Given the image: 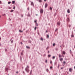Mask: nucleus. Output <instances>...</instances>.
Masks as SVG:
<instances>
[{
  "instance_id": "1",
  "label": "nucleus",
  "mask_w": 75,
  "mask_h": 75,
  "mask_svg": "<svg viewBox=\"0 0 75 75\" xmlns=\"http://www.w3.org/2000/svg\"><path fill=\"white\" fill-rule=\"evenodd\" d=\"M28 68H29V66H27V67L25 69V70L28 73V72H29V69Z\"/></svg>"
},
{
  "instance_id": "2",
  "label": "nucleus",
  "mask_w": 75,
  "mask_h": 75,
  "mask_svg": "<svg viewBox=\"0 0 75 75\" xmlns=\"http://www.w3.org/2000/svg\"><path fill=\"white\" fill-rule=\"evenodd\" d=\"M43 10L42 9H41L40 10V13H43Z\"/></svg>"
},
{
  "instance_id": "3",
  "label": "nucleus",
  "mask_w": 75,
  "mask_h": 75,
  "mask_svg": "<svg viewBox=\"0 0 75 75\" xmlns=\"http://www.w3.org/2000/svg\"><path fill=\"white\" fill-rule=\"evenodd\" d=\"M47 6H48V4H47V3L45 4V8H47Z\"/></svg>"
},
{
  "instance_id": "4",
  "label": "nucleus",
  "mask_w": 75,
  "mask_h": 75,
  "mask_svg": "<svg viewBox=\"0 0 75 75\" xmlns=\"http://www.w3.org/2000/svg\"><path fill=\"white\" fill-rule=\"evenodd\" d=\"M69 72H71L72 71V68H70L69 69Z\"/></svg>"
},
{
  "instance_id": "5",
  "label": "nucleus",
  "mask_w": 75,
  "mask_h": 75,
  "mask_svg": "<svg viewBox=\"0 0 75 75\" xmlns=\"http://www.w3.org/2000/svg\"><path fill=\"white\" fill-rule=\"evenodd\" d=\"M31 6H34V3L33 2H31Z\"/></svg>"
},
{
  "instance_id": "6",
  "label": "nucleus",
  "mask_w": 75,
  "mask_h": 75,
  "mask_svg": "<svg viewBox=\"0 0 75 75\" xmlns=\"http://www.w3.org/2000/svg\"><path fill=\"white\" fill-rule=\"evenodd\" d=\"M57 25L59 26V25H60V22H58L57 23Z\"/></svg>"
},
{
  "instance_id": "7",
  "label": "nucleus",
  "mask_w": 75,
  "mask_h": 75,
  "mask_svg": "<svg viewBox=\"0 0 75 75\" xmlns=\"http://www.w3.org/2000/svg\"><path fill=\"white\" fill-rule=\"evenodd\" d=\"M59 60H60V61H62L63 60V58H61V59H60Z\"/></svg>"
},
{
  "instance_id": "8",
  "label": "nucleus",
  "mask_w": 75,
  "mask_h": 75,
  "mask_svg": "<svg viewBox=\"0 0 75 75\" xmlns=\"http://www.w3.org/2000/svg\"><path fill=\"white\" fill-rule=\"evenodd\" d=\"M8 68H5V70L6 71H8Z\"/></svg>"
},
{
  "instance_id": "9",
  "label": "nucleus",
  "mask_w": 75,
  "mask_h": 75,
  "mask_svg": "<svg viewBox=\"0 0 75 75\" xmlns=\"http://www.w3.org/2000/svg\"><path fill=\"white\" fill-rule=\"evenodd\" d=\"M63 54H64V55H65V54H66L65 52V51H63Z\"/></svg>"
},
{
  "instance_id": "10",
  "label": "nucleus",
  "mask_w": 75,
  "mask_h": 75,
  "mask_svg": "<svg viewBox=\"0 0 75 75\" xmlns=\"http://www.w3.org/2000/svg\"><path fill=\"white\" fill-rule=\"evenodd\" d=\"M67 11V13H70V11H69V9H68Z\"/></svg>"
},
{
  "instance_id": "11",
  "label": "nucleus",
  "mask_w": 75,
  "mask_h": 75,
  "mask_svg": "<svg viewBox=\"0 0 75 75\" xmlns=\"http://www.w3.org/2000/svg\"><path fill=\"white\" fill-rule=\"evenodd\" d=\"M38 1H39L40 3H41V2H42V0H38Z\"/></svg>"
},
{
  "instance_id": "12",
  "label": "nucleus",
  "mask_w": 75,
  "mask_h": 75,
  "mask_svg": "<svg viewBox=\"0 0 75 75\" xmlns=\"http://www.w3.org/2000/svg\"><path fill=\"white\" fill-rule=\"evenodd\" d=\"M55 56H53L52 57V59H55Z\"/></svg>"
},
{
  "instance_id": "13",
  "label": "nucleus",
  "mask_w": 75,
  "mask_h": 75,
  "mask_svg": "<svg viewBox=\"0 0 75 75\" xmlns=\"http://www.w3.org/2000/svg\"><path fill=\"white\" fill-rule=\"evenodd\" d=\"M15 3V1H12V4H14Z\"/></svg>"
},
{
  "instance_id": "14",
  "label": "nucleus",
  "mask_w": 75,
  "mask_h": 75,
  "mask_svg": "<svg viewBox=\"0 0 75 75\" xmlns=\"http://www.w3.org/2000/svg\"><path fill=\"white\" fill-rule=\"evenodd\" d=\"M71 37H74V35H73V33H72V35L71 36Z\"/></svg>"
},
{
  "instance_id": "15",
  "label": "nucleus",
  "mask_w": 75,
  "mask_h": 75,
  "mask_svg": "<svg viewBox=\"0 0 75 75\" xmlns=\"http://www.w3.org/2000/svg\"><path fill=\"white\" fill-rule=\"evenodd\" d=\"M19 32H20V33H23V30H19Z\"/></svg>"
},
{
  "instance_id": "16",
  "label": "nucleus",
  "mask_w": 75,
  "mask_h": 75,
  "mask_svg": "<svg viewBox=\"0 0 75 75\" xmlns=\"http://www.w3.org/2000/svg\"><path fill=\"white\" fill-rule=\"evenodd\" d=\"M27 48H30V47L28 46H26V47Z\"/></svg>"
},
{
  "instance_id": "17",
  "label": "nucleus",
  "mask_w": 75,
  "mask_h": 75,
  "mask_svg": "<svg viewBox=\"0 0 75 75\" xmlns=\"http://www.w3.org/2000/svg\"><path fill=\"white\" fill-rule=\"evenodd\" d=\"M11 43H13V40H12L11 41Z\"/></svg>"
},
{
  "instance_id": "18",
  "label": "nucleus",
  "mask_w": 75,
  "mask_h": 75,
  "mask_svg": "<svg viewBox=\"0 0 75 75\" xmlns=\"http://www.w3.org/2000/svg\"><path fill=\"white\" fill-rule=\"evenodd\" d=\"M51 57V55L49 54L48 55V57L49 58V57Z\"/></svg>"
},
{
  "instance_id": "19",
  "label": "nucleus",
  "mask_w": 75,
  "mask_h": 75,
  "mask_svg": "<svg viewBox=\"0 0 75 75\" xmlns=\"http://www.w3.org/2000/svg\"><path fill=\"white\" fill-rule=\"evenodd\" d=\"M50 9L51 10H52V8L51 7H50Z\"/></svg>"
},
{
  "instance_id": "20",
  "label": "nucleus",
  "mask_w": 75,
  "mask_h": 75,
  "mask_svg": "<svg viewBox=\"0 0 75 75\" xmlns=\"http://www.w3.org/2000/svg\"><path fill=\"white\" fill-rule=\"evenodd\" d=\"M49 70H48V69H46V71H47V72H48Z\"/></svg>"
},
{
  "instance_id": "21",
  "label": "nucleus",
  "mask_w": 75,
  "mask_h": 75,
  "mask_svg": "<svg viewBox=\"0 0 75 75\" xmlns=\"http://www.w3.org/2000/svg\"><path fill=\"white\" fill-rule=\"evenodd\" d=\"M36 26H38V23H36Z\"/></svg>"
},
{
  "instance_id": "22",
  "label": "nucleus",
  "mask_w": 75,
  "mask_h": 75,
  "mask_svg": "<svg viewBox=\"0 0 75 75\" xmlns=\"http://www.w3.org/2000/svg\"><path fill=\"white\" fill-rule=\"evenodd\" d=\"M59 58H61V54H59Z\"/></svg>"
},
{
  "instance_id": "23",
  "label": "nucleus",
  "mask_w": 75,
  "mask_h": 75,
  "mask_svg": "<svg viewBox=\"0 0 75 75\" xmlns=\"http://www.w3.org/2000/svg\"><path fill=\"white\" fill-rule=\"evenodd\" d=\"M14 11V10H12L11 11V12H13Z\"/></svg>"
},
{
  "instance_id": "24",
  "label": "nucleus",
  "mask_w": 75,
  "mask_h": 75,
  "mask_svg": "<svg viewBox=\"0 0 75 75\" xmlns=\"http://www.w3.org/2000/svg\"><path fill=\"white\" fill-rule=\"evenodd\" d=\"M41 40H43V38H41L40 39Z\"/></svg>"
},
{
  "instance_id": "25",
  "label": "nucleus",
  "mask_w": 75,
  "mask_h": 75,
  "mask_svg": "<svg viewBox=\"0 0 75 75\" xmlns=\"http://www.w3.org/2000/svg\"><path fill=\"white\" fill-rule=\"evenodd\" d=\"M53 46H55V44L53 43Z\"/></svg>"
},
{
  "instance_id": "26",
  "label": "nucleus",
  "mask_w": 75,
  "mask_h": 75,
  "mask_svg": "<svg viewBox=\"0 0 75 75\" xmlns=\"http://www.w3.org/2000/svg\"><path fill=\"white\" fill-rule=\"evenodd\" d=\"M36 28H37V27H35V29H34L35 30H36Z\"/></svg>"
},
{
  "instance_id": "27",
  "label": "nucleus",
  "mask_w": 75,
  "mask_h": 75,
  "mask_svg": "<svg viewBox=\"0 0 75 75\" xmlns=\"http://www.w3.org/2000/svg\"><path fill=\"white\" fill-rule=\"evenodd\" d=\"M8 4H10L11 3V2L9 1L8 2Z\"/></svg>"
},
{
  "instance_id": "28",
  "label": "nucleus",
  "mask_w": 75,
  "mask_h": 75,
  "mask_svg": "<svg viewBox=\"0 0 75 75\" xmlns=\"http://www.w3.org/2000/svg\"><path fill=\"white\" fill-rule=\"evenodd\" d=\"M45 62H46V63H47V60H46L45 61Z\"/></svg>"
},
{
  "instance_id": "29",
  "label": "nucleus",
  "mask_w": 75,
  "mask_h": 75,
  "mask_svg": "<svg viewBox=\"0 0 75 75\" xmlns=\"http://www.w3.org/2000/svg\"><path fill=\"white\" fill-rule=\"evenodd\" d=\"M55 49L56 51H58V50L57 48H56Z\"/></svg>"
},
{
  "instance_id": "30",
  "label": "nucleus",
  "mask_w": 75,
  "mask_h": 75,
  "mask_svg": "<svg viewBox=\"0 0 75 75\" xmlns=\"http://www.w3.org/2000/svg\"><path fill=\"white\" fill-rule=\"evenodd\" d=\"M50 69H52V67H50Z\"/></svg>"
},
{
  "instance_id": "31",
  "label": "nucleus",
  "mask_w": 75,
  "mask_h": 75,
  "mask_svg": "<svg viewBox=\"0 0 75 75\" xmlns=\"http://www.w3.org/2000/svg\"><path fill=\"white\" fill-rule=\"evenodd\" d=\"M15 8H16V7L14 6L13 7V9H15Z\"/></svg>"
},
{
  "instance_id": "32",
  "label": "nucleus",
  "mask_w": 75,
  "mask_h": 75,
  "mask_svg": "<svg viewBox=\"0 0 75 75\" xmlns=\"http://www.w3.org/2000/svg\"><path fill=\"white\" fill-rule=\"evenodd\" d=\"M58 31V29L57 28L55 30V31Z\"/></svg>"
},
{
  "instance_id": "33",
  "label": "nucleus",
  "mask_w": 75,
  "mask_h": 75,
  "mask_svg": "<svg viewBox=\"0 0 75 75\" xmlns=\"http://www.w3.org/2000/svg\"><path fill=\"white\" fill-rule=\"evenodd\" d=\"M47 38H49V35H47Z\"/></svg>"
},
{
  "instance_id": "34",
  "label": "nucleus",
  "mask_w": 75,
  "mask_h": 75,
  "mask_svg": "<svg viewBox=\"0 0 75 75\" xmlns=\"http://www.w3.org/2000/svg\"><path fill=\"white\" fill-rule=\"evenodd\" d=\"M21 55H23V53L22 52L21 53Z\"/></svg>"
},
{
  "instance_id": "35",
  "label": "nucleus",
  "mask_w": 75,
  "mask_h": 75,
  "mask_svg": "<svg viewBox=\"0 0 75 75\" xmlns=\"http://www.w3.org/2000/svg\"><path fill=\"white\" fill-rule=\"evenodd\" d=\"M50 64H52V61H51L50 62Z\"/></svg>"
},
{
  "instance_id": "36",
  "label": "nucleus",
  "mask_w": 75,
  "mask_h": 75,
  "mask_svg": "<svg viewBox=\"0 0 75 75\" xmlns=\"http://www.w3.org/2000/svg\"><path fill=\"white\" fill-rule=\"evenodd\" d=\"M34 22H35V23H36L37 22V21L36 20Z\"/></svg>"
},
{
  "instance_id": "37",
  "label": "nucleus",
  "mask_w": 75,
  "mask_h": 75,
  "mask_svg": "<svg viewBox=\"0 0 75 75\" xmlns=\"http://www.w3.org/2000/svg\"><path fill=\"white\" fill-rule=\"evenodd\" d=\"M69 27H71V25H69Z\"/></svg>"
},
{
  "instance_id": "38",
  "label": "nucleus",
  "mask_w": 75,
  "mask_h": 75,
  "mask_svg": "<svg viewBox=\"0 0 75 75\" xmlns=\"http://www.w3.org/2000/svg\"><path fill=\"white\" fill-rule=\"evenodd\" d=\"M31 72H32V70H31L30 72V74H31Z\"/></svg>"
},
{
  "instance_id": "39",
  "label": "nucleus",
  "mask_w": 75,
  "mask_h": 75,
  "mask_svg": "<svg viewBox=\"0 0 75 75\" xmlns=\"http://www.w3.org/2000/svg\"><path fill=\"white\" fill-rule=\"evenodd\" d=\"M70 53L71 54V53H72V52H71V50H70Z\"/></svg>"
},
{
  "instance_id": "40",
  "label": "nucleus",
  "mask_w": 75,
  "mask_h": 75,
  "mask_svg": "<svg viewBox=\"0 0 75 75\" xmlns=\"http://www.w3.org/2000/svg\"><path fill=\"white\" fill-rule=\"evenodd\" d=\"M4 16H6V14L4 13L3 15Z\"/></svg>"
},
{
  "instance_id": "41",
  "label": "nucleus",
  "mask_w": 75,
  "mask_h": 75,
  "mask_svg": "<svg viewBox=\"0 0 75 75\" xmlns=\"http://www.w3.org/2000/svg\"><path fill=\"white\" fill-rule=\"evenodd\" d=\"M1 1H0V4H1Z\"/></svg>"
},
{
  "instance_id": "42",
  "label": "nucleus",
  "mask_w": 75,
  "mask_h": 75,
  "mask_svg": "<svg viewBox=\"0 0 75 75\" xmlns=\"http://www.w3.org/2000/svg\"><path fill=\"white\" fill-rule=\"evenodd\" d=\"M16 74H18V71H17L16 72Z\"/></svg>"
},
{
  "instance_id": "43",
  "label": "nucleus",
  "mask_w": 75,
  "mask_h": 75,
  "mask_svg": "<svg viewBox=\"0 0 75 75\" xmlns=\"http://www.w3.org/2000/svg\"><path fill=\"white\" fill-rule=\"evenodd\" d=\"M63 67H62L61 68V69H63Z\"/></svg>"
},
{
  "instance_id": "44",
  "label": "nucleus",
  "mask_w": 75,
  "mask_h": 75,
  "mask_svg": "<svg viewBox=\"0 0 75 75\" xmlns=\"http://www.w3.org/2000/svg\"><path fill=\"white\" fill-rule=\"evenodd\" d=\"M29 8H28V10H29Z\"/></svg>"
},
{
  "instance_id": "45",
  "label": "nucleus",
  "mask_w": 75,
  "mask_h": 75,
  "mask_svg": "<svg viewBox=\"0 0 75 75\" xmlns=\"http://www.w3.org/2000/svg\"><path fill=\"white\" fill-rule=\"evenodd\" d=\"M46 33H48V31H47V30L46 31Z\"/></svg>"
},
{
  "instance_id": "46",
  "label": "nucleus",
  "mask_w": 75,
  "mask_h": 75,
  "mask_svg": "<svg viewBox=\"0 0 75 75\" xmlns=\"http://www.w3.org/2000/svg\"><path fill=\"white\" fill-rule=\"evenodd\" d=\"M7 49H6V50H5V51H7Z\"/></svg>"
},
{
  "instance_id": "47",
  "label": "nucleus",
  "mask_w": 75,
  "mask_h": 75,
  "mask_svg": "<svg viewBox=\"0 0 75 75\" xmlns=\"http://www.w3.org/2000/svg\"><path fill=\"white\" fill-rule=\"evenodd\" d=\"M63 62H64V63H65V61H64Z\"/></svg>"
},
{
  "instance_id": "48",
  "label": "nucleus",
  "mask_w": 75,
  "mask_h": 75,
  "mask_svg": "<svg viewBox=\"0 0 75 75\" xmlns=\"http://www.w3.org/2000/svg\"><path fill=\"white\" fill-rule=\"evenodd\" d=\"M21 44H23V43H22V42H21Z\"/></svg>"
},
{
  "instance_id": "49",
  "label": "nucleus",
  "mask_w": 75,
  "mask_h": 75,
  "mask_svg": "<svg viewBox=\"0 0 75 75\" xmlns=\"http://www.w3.org/2000/svg\"><path fill=\"white\" fill-rule=\"evenodd\" d=\"M49 52H50V51H48V53H49Z\"/></svg>"
},
{
  "instance_id": "50",
  "label": "nucleus",
  "mask_w": 75,
  "mask_h": 75,
  "mask_svg": "<svg viewBox=\"0 0 75 75\" xmlns=\"http://www.w3.org/2000/svg\"><path fill=\"white\" fill-rule=\"evenodd\" d=\"M74 69H75V66L74 67Z\"/></svg>"
},
{
  "instance_id": "51",
  "label": "nucleus",
  "mask_w": 75,
  "mask_h": 75,
  "mask_svg": "<svg viewBox=\"0 0 75 75\" xmlns=\"http://www.w3.org/2000/svg\"><path fill=\"white\" fill-rule=\"evenodd\" d=\"M23 74H24V71H23Z\"/></svg>"
},
{
  "instance_id": "52",
  "label": "nucleus",
  "mask_w": 75,
  "mask_h": 75,
  "mask_svg": "<svg viewBox=\"0 0 75 75\" xmlns=\"http://www.w3.org/2000/svg\"><path fill=\"white\" fill-rule=\"evenodd\" d=\"M23 17V15L22 16V17Z\"/></svg>"
},
{
  "instance_id": "53",
  "label": "nucleus",
  "mask_w": 75,
  "mask_h": 75,
  "mask_svg": "<svg viewBox=\"0 0 75 75\" xmlns=\"http://www.w3.org/2000/svg\"><path fill=\"white\" fill-rule=\"evenodd\" d=\"M44 0L45 1H46V0Z\"/></svg>"
},
{
  "instance_id": "54",
  "label": "nucleus",
  "mask_w": 75,
  "mask_h": 75,
  "mask_svg": "<svg viewBox=\"0 0 75 75\" xmlns=\"http://www.w3.org/2000/svg\"><path fill=\"white\" fill-rule=\"evenodd\" d=\"M69 21V19H68V21Z\"/></svg>"
},
{
  "instance_id": "55",
  "label": "nucleus",
  "mask_w": 75,
  "mask_h": 75,
  "mask_svg": "<svg viewBox=\"0 0 75 75\" xmlns=\"http://www.w3.org/2000/svg\"><path fill=\"white\" fill-rule=\"evenodd\" d=\"M44 55H45V56L46 55L45 54H44Z\"/></svg>"
},
{
  "instance_id": "56",
  "label": "nucleus",
  "mask_w": 75,
  "mask_h": 75,
  "mask_svg": "<svg viewBox=\"0 0 75 75\" xmlns=\"http://www.w3.org/2000/svg\"><path fill=\"white\" fill-rule=\"evenodd\" d=\"M36 16H38V14H36Z\"/></svg>"
},
{
  "instance_id": "57",
  "label": "nucleus",
  "mask_w": 75,
  "mask_h": 75,
  "mask_svg": "<svg viewBox=\"0 0 75 75\" xmlns=\"http://www.w3.org/2000/svg\"><path fill=\"white\" fill-rule=\"evenodd\" d=\"M1 16H0V18H1Z\"/></svg>"
},
{
  "instance_id": "58",
  "label": "nucleus",
  "mask_w": 75,
  "mask_h": 75,
  "mask_svg": "<svg viewBox=\"0 0 75 75\" xmlns=\"http://www.w3.org/2000/svg\"><path fill=\"white\" fill-rule=\"evenodd\" d=\"M30 2H31V1H30Z\"/></svg>"
},
{
  "instance_id": "59",
  "label": "nucleus",
  "mask_w": 75,
  "mask_h": 75,
  "mask_svg": "<svg viewBox=\"0 0 75 75\" xmlns=\"http://www.w3.org/2000/svg\"><path fill=\"white\" fill-rule=\"evenodd\" d=\"M38 35H39V33H38Z\"/></svg>"
},
{
  "instance_id": "60",
  "label": "nucleus",
  "mask_w": 75,
  "mask_h": 75,
  "mask_svg": "<svg viewBox=\"0 0 75 75\" xmlns=\"http://www.w3.org/2000/svg\"><path fill=\"white\" fill-rule=\"evenodd\" d=\"M1 39V38L0 37V39Z\"/></svg>"
},
{
  "instance_id": "61",
  "label": "nucleus",
  "mask_w": 75,
  "mask_h": 75,
  "mask_svg": "<svg viewBox=\"0 0 75 75\" xmlns=\"http://www.w3.org/2000/svg\"><path fill=\"white\" fill-rule=\"evenodd\" d=\"M60 47H61V46H60Z\"/></svg>"
},
{
  "instance_id": "62",
  "label": "nucleus",
  "mask_w": 75,
  "mask_h": 75,
  "mask_svg": "<svg viewBox=\"0 0 75 75\" xmlns=\"http://www.w3.org/2000/svg\"><path fill=\"white\" fill-rule=\"evenodd\" d=\"M37 0V1H38V0Z\"/></svg>"
}]
</instances>
